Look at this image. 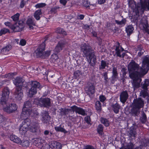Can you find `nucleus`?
Returning <instances> with one entry per match:
<instances>
[{
  "label": "nucleus",
  "mask_w": 149,
  "mask_h": 149,
  "mask_svg": "<svg viewBox=\"0 0 149 149\" xmlns=\"http://www.w3.org/2000/svg\"><path fill=\"white\" fill-rule=\"evenodd\" d=\"M127 69L130 78L145 75L149 70V58L146 56L143 58L141 67L132 60L128 65Z\"/></svg>",
  "instance_id": "f257e3e1"
},
{
  "label": "nucleus",
  "mask_w": 149,
  "mask_h": 149,
  "mask_svg": "<svg viewBox=\"0 0 149 149\" xmlns=\"http://www.w3.org/2000/svg\"><path fill=\"white\" fill-rule=\"evenodd\" d=\"M81 52L83 56L86 57L90 65L94 67L97 63L96 56L94 50L88 44L86 43L82 44L80 46Z\"/></svg>",
  "instance_id": "f03ea898"
},
{
  "label": "nucleus",
  "mask_w": 149,
  "mask_h": 149,
  "mask_svg": "<svg viewBox=\"0 0 149 149\" xmlns=\"http://www.w3.org/2000/svg\"><path fill=\"white\" fill-rule=\"evenodd\" d=\"M4 24L15 32L22 31L24 27V23L23 21H19L13 24L10 22H5Z\"/></svg>",
  "instance_id": "7ed1b4c3"
},
{
  "label": "nucleus",
  "mask_w": 149,
  "mask_h": 149,
  "mask_svg": "<svg viewBox=\"0 0 149 149\" xmlns=\"http://www.w3.org/2000/svg\"><path fill=\"white\" fill-rule=\"evenodd\" d=\"M31 88L29 89L28 92V96L32 97L37 92L38 89L40 90L42 88L40 83L36 81H32L30 83Z\"/></svg>",
  "instance_id": "20e7f679"
},
{
  "label": "nucleus",
  "mask_w": 149,
  "mask_h": 149,
  "mask_svg": "<svg viewBox=\"0 0 149 149\" xmlns=\"http://www.w3.org/2000/svg\"><path fill=\"white\" fill-rule=\"evenodd\" d=\"M45 45L44 42L42 43L37 49L36 56L38 57L45 58L48 57L50 54V51H47L43 52L45 49Z\"/></svg>",
  "instance_id": "39448f33"
},
{
  "label": "nucleus",
  "mask_w": 149,
  "mask_h": 149,
  "mask_svg": "<svg viewBox=\"0 0 149 149\" xmlns=\"http://www.w3.org/2000/svg\"><path fill=\"white\" fill-rule=\"evenodd\" d=\"M34 103L41 107L49 108L51 105V100L49 98H41L34 101Z\"/></svg>",
  "instance_id": "423d86ee"
},
{
  "label": "nucleus",
  "mask_w": 149,
  "mask_h": 149,
  "mask_svg": "<svg viewBox=\"0 0 149 149\" xmlns=\"http://www.w3.org/2000/svg\"><path fill=\"white\" fill-rule=\"evenodd\" d=\"M2 96L0 99V104L4 105L7 104L9 98L10 90L7 87H5L2 91Z\"/></svg>",
  "instance_id": "0eeeda50"
},
{
  "label": "nucleus",
  "mask_w": 149,
  "mask_h": 149,
  "mask_svg": "<svg viewBox=\"0 0 149 149\" xmlns=\"http://www.w3.org/2000/svg\"><path fill=\"white\" fill-rule=\"evenodd\" d=\"M138 7L140 10V13H144L146 9L149 11V0H142L138 4Z\"/></svg>",
  "instance_id": "6e6552de"
},
{
  "label": "nucleus",
  "mask_w": 149,
  "mask_h": 149,
  "mask_svg": "<svg viewBox=\"0 0 149 149\" xmlns=\"http://www.w3.org/2000/svg\"><path fill=\"white\" fill-rule=\"evenodd\" d=\"M144 76H134L133 78H130L132 80V87L135 90V89L139 88L140 87V83L142 81L141 78Z\"/></svg>",
  "instance_id": "1a4fd4ad"
},
{
  "label": "nucleus",
  "mask_w": 149,
  "mask_h": 149,
  "mask_svg": "<svg viewBox=\"0 0 149 149\" xmlns=\"http://www.w3.org/2000/svg\"><path fill=\"white\" fill-rule=\"evenodd\" d=\"M41 120L43 123L47 125L49 124L51 117L47 111H43L41 113Z\"/></svg>",
  "instance_id": "9d476101"
},
{
  "label": "nucleus",
  "mask_w": 149,
  "mask_h": 149,
  "mask_svg": "<svg viewBox=\"0 0 149 149\" xmlns=\"http://www.w3.org/2000/svg\"><path fill=\"white\" fill-rule=\"evenodd\" d=\"M132 106H134L140 109L144 106V100L141 97L134 99L132 103Z\"/></svg>",
  "instance_id": "9b49d317"
},
{
  "label": "nucleus",
  "mask_w": 149,
  "mask_h": 149,
  "mask_svg": "<svg viewBox=\"0 0 149 149\" xmlns=\"http://www.w3.org/2000/svg\"><path fill=\"white\" fill-rule=\"evenodd\" d=\"M71 108V111L75 112L76 113L79 114L84 116L86 115V110L83 109L82 108L78 107L76 105H73L70 107Z\"/></svg>",
  "instance_id": "f8f14e48"
},
{
  "label": "nucleus",
  "mask_w": 149,
  "mask_h": 149,
  "mask_svg": "<svg viewBox=\"0 0 149 149\" xmlns=\"http://www.w3.org/2000/svg\"><path fill=\"white\" fill-rule=\"evenodd\" d=\"M141 23L143 26V31L145 33L149 35V26L148 24L147 17H143L141 21Z\"/></svg>",
  "instance_id": "ddd939ff"
},
{
  "label": "nucleus",
  "mask_w": 149,
  "mask_h": 149,
  "mask_svg": "<svg viewBox=\"0 0 149 149\" xmlns=\"http://www.w3.org/2000/svg\"><path fill=\"white\" fill-rule=\"evenodd\" d=\"M142 0H140L139 2L137 3V4H136V2H134V4H132L131 5V6H129L132 9H133V13L134 15L139 16L144 13H140L139 12L140 10L138 7V4L141 3Z\"/></svg>",
  "instance_id": "4468645a"
},
{
  "label": "nucleus",
  "mask_w": 149,
  "mask_h": 149,
  "mask_svg": "<svg viewBox=\"0 0 149 149\" xmlns=\"http://www.w3.org/2000/svg\"><path fill=\"white\" fill-rule=\"evenodd\" d=\"M6 106L4 109V111L8 113H11L17 109V106L16 104L14 103L10 104L8 105L6 104Z\"/></svg>",
  "instance_id": "2eb2a0df"
},
{
  "label": "nucleus",
  "mask_w": 149,
  "mask_h": 149,
  "mask_svg": "<svg viewBox=\"0 0 149 149\" xmlns=\"http://www.w3.org/2000/svg\"><path fill=\"white\" fill-rule=\"evenodd\" d=\"M114 47H115V54L117 56L121 58V53L124 50V49L120 45L119 43L118 42H116Z\"/></svg>",
  "instance_id": "dca6fc26"
},
{
  "label": "nucleus",
  "mask_w": 149,
  "mask_h": 149,
  "mask_svg": "<svg viewBox=\"0 0 149 149\" xmlns=\"http://www.w3.org/2000/svg\"><path fill=\"white\" fill-rule=\"evenodd\" d=\"M15 97L17 100H21L23 95L22 88L16 87L14 92Z\"/></svg>",
  "instance_id": "f3484780"
},
{
  "label": "nucleus",
  "mask_w": 149,
  "mask_h": 149,
  "mask_svg": "<svg viewBox=\"0 0 149 149\" xmlns=\"http://www.w3.org/2000/svg\"><path fill=\"white\" fill-rule=\"evenodd\" d=\"M31 111V109H30L23 108L20 115V118L22 119H28V118L30 115Z\"/></svg>",
  "instance_id": "a211bd4d"
},
{
  "label": "nucleus",
  "mask_w": 149,
  "mask_h": 149,
  "mask_svg": "<svg viewBox=\"0 0 149 149\" xmlns=\"http://www.w3.org/2000/svg\"><path fill=\"white\" fill-rule=\"evenodd\" d=\"M13 83L16 87L22 88V84L24 81V80L21 77H17L15 78L13 80Z\"/></svg>",
  "instance_id": "6ab92c4d"
},
{
  "label": "nucleus",
  "mask_w": 149,
  "mask_h": 149,
  "mask_svg": "<svg viewBox=\"0 0 149 149\" xmlns=\"http://www.w3.org/2000/svg\"><path fill=\"white\" fill-rule=\"evenodd\" d=\"M138 126L136 123L133 124L130 127V130L128 132L129 137H135L137 134L136 130Z\"/></svg>",
  "instance_id": "aec40b11"
},
{
  "label": "nucleus",
  "mask_w": 149,
  "mask_h": 149,
  "mask_svg": "<svg viewBox=\"0 0 149 149\" xmlns=\"http://www.w3.org/2000/svg\"><path fill=\"white\" fill-rule=\"evenodd\" d=\"M129 97L128 93L127 91H123L120 94V100L123 103H125Z\"/></svg>",
  "instance_id": "412c9836"
},
{
  "label": "nucleus",
  "mask_w": 149,
  "mask_h": 149,
  "mask_svg": "<svg viewBox=\"0 0 149 149\" xmlns=\"http://www.w3.org/2000/svg\"><path fill=\"white\" fill-rule=\"evenodd\" d=\"M66 42L65 41L62 40L59 41L55 49V51L57 53L60 52L63 48L64 47Z\"/></svg>",
  "instance_id": "4be33fe9"
},
{
  "label": "nucleus",
  "mask_w": 149,
  "mask_h": 149,
  "mask_svg": "<svg viewBox=\"0 0 149 149\" xmlns=\"http://www.w3.org/2000/svg\"><path fill=\"white\" fill-rule=\"evenodd\" d=\"M95 87L93 85L89 86L87 88H86L85 92L86 94L89 96L95 93Z\"/></svg>",
  "instance_id": "5701e85b"
},
{
  "label": "nucleus",
  "mask_w": 149,
  "mask_h": 149,
  "mask_svg": "<svg viewBox=\"0 0 149 149\" xmlns=\"http://www.w3.org/2000/svg\"><path fill=\"white\" fill-rule=\"evenodd\" d=\"M50 145V147L53 149H61L62 148L61 144L56 141H52Z\"/></svg>",
  "instance_id": "b1692460"
},
{
  "label": "nucleus",
  "mask_w": 149,
  "mask_h": 149,
  "mask_svg": "<svg viewBox=\"0 0 149 149\" xmlns=\"http://www.w3.org/2000/svg\"><path fill=\"white\" fill-rule=\"evenodd\" d=\"M140 109L132 106V108L131 109V113L132 116H138L140 112Z\"/></svg>",
  "instance_id": "393cba45"
},
{
  "label": "nucleus",
  "mask_w": 149,
  "mask_h": 149,
  "mask_svg": "<svg viewBox=\"0 0 149 149\" xmlns=\"http://www.w3.org/2000/svg\"><path fill=\"white\" fill-rule=\"evenodd\" d=\"M26 24L29 26L30 30H33L34 27L33 26L36 25V23L33 19L29 18L26 21Z\"/></svg>",
  "instance_id": "a878e982"
},
{
  "label": "nucleus",
  "mask_w": 149,
  "mask_h": 149,
  "mask_svg": "<svg viewBox=\"0 0 149 149\" xmlns=\"http://www.w3.org/2000/svg\"><path fill=\"white\" fill-rule=\"evenodd\" d=\"M112 75L111 78L112 81L116 80L118 78L117 70L116 67H113L112 70Z\"/></svg>",
  "instance_id": "bb28decb"
},
{
  "label": "nucleus",
  "mask_w": 149,
  "mask_h": 149,
  "mask_svg": "<svg viewBox=\"0 0 149 149\" xmlns=\"http://www.w3.org/2000/svg\"><path fill=\"white\" fill-rule=\"evenodd\" d=\"M134 28L132 25H129L125 27V31L127 33V35L128 36L133 33Z\"/></svg>",
  "instance_id": "cd10ccee"
},
{
  "label": "nucleus",
  "mask_w": 149,
  "mask_h": 149,
  "mask_svg": "<svg viewBox=\"0 0 149 149\" xmlns=\"http://www.w3.org/2000/svg\"><path fill=\"white\" fill-rule=\"evenodd\" d=\"M44 141L41 138H35L34 140V143L36 146L39 148L42 147V144Z\"/></svg>",
  "instance_id": "c85d7f7f"
},
{
  "label": "nucleus",
  "mask_w": 149,
  "mask_h": 149,
  "mask_svg": "<svg viewBox=\"0 0 149 149\" xmlns=\"http://www.w3.org/2000/svg\"><path fill=\"white\" fill-rule=\"evenodd\" d=\"M59 115L61 116H66L69 111H71V108L70 109L66 108H61L59 109Z\"/></svg>",
  "instance_id": "c756f323"
},
{
  "label": "nucleus",
  "mask_w": 149,
  "mask_h": 149,
  "mask_svg": "<svg viewBox=\"0 0 149 149\" xmlns=\"http://www.w3.org/2000/svg\"><path fill=\"white\" fill-rule=\"evenodd\" d=\"M12 48L11 45H8L3 47L1 50V52L4 54H6L12 49Z\"/></svg>",
  "instance_id": "7c9ffc66"
},
{
  "label": "nucleus",
  "mask_w": 149,
  "mask_h": 149,
  "mask_svg": "<svg viewBox=\"0 0 149 149\" xmlns=\"http://www.w3.org/2000/svg\"><path fill=\"white\" fill-rule=\"evenodd\" d=\"M111 107L115 113H118L120 107V106L119 104L116 103L115 104L112 105Z\"/></svg>",
  "instance_id": "2f4dec72"
},
{
  "label": "nucleus",
  "mask_w": 149,
  "mask_h": 149,
  "mask_svg": "<svg viewBox=\"0 0 149 149\" xmlns=\"http://www.w3.org/2000/svg\"><path fill=\"white\" fill-rule=\"evenodd\" d=\"M24 120L20 125L25 128H29V127L30 125L31 122L29 119H24Z\"/></svg>",
  "instance_id": "473e14b6"
},
{
  "label": "nucleus",
  "mask_w": 149,
  "mask_h": 149,
  "mask_svg": "<svg viewBox=\"0 0 149 149\" xmlns=\"http://www.w3.org/2000/svg\"><path fill=\"white\" fill-rule=\"evenodd\" d=\"M10 139L14 142L18 144H19L21 141L20 139L15 135H11L10 136Z\"/></svg>",
  "instance_id": "72a5a7b5"
},
{
  "label": "nucleus",
  "mask_w": 149,
  "mask_h": 149,
  "mask_svg": "<svg viewBox=\"0 0 149 149\" xmlns=\"http://www.w3.org/2000/svg\"><path fill=\"white\" fill-rule=\"evenodd\" d=\"M54 129L57 132H61L65 134H66L68 133V131L64 129L63 126L62 127L61 125H60L58 126L55 127Z\"/></svg>",
  "instance_id": "f704fd0d"
},
{
  "label": "nucleus",
  "mask_w": 149,
  "mask_h": 149,
  "mask_svg": "<svg viewBox=\"0 0 149 149\" xmlns=\"http://www.w3.org/2000/svg\"><path fill=\"white\" fill-rule=\"evenodd\" d=\"M140 120L143 124L145 123L147 120L146 116L143 111L141 112V116L140 117Z\"/></svg>",
  "instance_id": "c9c22d12"
},
{
  "label": "nucleus",
  "mask_w": 149,
  "mask_h": 149,
  "mask_svg": "<svg viewBox=\"0 0 149 149\" xmlns=\"http://www.w3.org/2000/svg\"><path fill=\"white\" fill-rule=\"evenodd\" d=\"M41 10L39 9L36 10L34 14V17L37 20L40 19V15L42 14Z\"/></svg>",
  "instance_id": "e433bc0d"
},
{
  "label": "nucleus",
  "mask_w": 149,
  "mask_h": 149,
  "mask_svg": "<svg viewBox=\"0 0 149 149\" xmlns=\"http://www.w3.org/2000/svg\"><path fill=\"white\" fill-rule=\"evenodd\" d=\"M115 22L118 25H120L121 27H122L125 25L127 22V20L125 18H124L120 21L117 20H115Z\"/></svg>",
  "instance_id": "4c0bfd02"
},
{
  "label": "nucleus",
  "mask_w": 149,
  "mask_h": 149,
  "mask_svg": "<svg viewBox=\"0 0 149 149\" xmlns=\"http://www.w3.org/2000/svg\"><path fill=\"white\" fill-rule=\"evenodd\" d=\"M148 90L143 89L142 90L140 93V95L142 96L143 98H145L146 97H147L146 100L147 101H149V96L147 92Z\"/></svg>",
  "instance_id": "58836bf2"
},
{
  "label": "nucleus",
  "mask_w": 149,
  "mask_h": 149,
  "mask_svg": "<svg viewBox=\"0 0 149 149\" xmlns=\"http://www.w3.org/2000/svg\"><path fill=\"white\" fill-rule=\"evenodd\" d=\"M108 63L107 62L104 60H102L101 61L100 64L99 65V69L100 70L103 69L105 68L106 66H108Z\"/></svg>",
  "instance_id": "ea45409f"
},
{
  "label": "nucleus",
  "mask_w": 149,
  "mask_h": 149,
  "mask_svg": "<svg viewBox=\"0 0 149 149\" xmlns=\"http://www.w3.org/2000/svg\"><path fill=\"white\" fill-rule=\"evenodd\" d=\"M95 108L98 113H100L102 110L101 104L98 101L96 102L95 104Z\"/></svg>",
  "instance_id": "a19ab883"
},
{
  "label": "nucleus",
  "mask_w": 149,
  "mask_h": 149,
  "mask_svg": "<svg viewBox=\"0 0 149 149\" xmlns=\"http://www.w3.org/2000/svg\"><path fill=\"white\" fill-rule=\"evenodd\" d=\"M100 121L101 123L103 124L106 127H108L109 125V120L106 118H100Z\"/></svg>",
  "instance_id": "79ce46f5"
},
{
  "label": "nucleus",
  "mask_w": 149,
  "mask_h": 149,
  "mask_svg": "<svg viewBox=\"0 0 149 149\" xmlns=\"http://www.w3.org/2000/svg\"><path fill=\"white\" fill-rule=\"evenodd\" d=\"M103 126L101 124H99L97 127V133L100 135H102L103 134Z\"/></svg>",
  "instance_id": "37998d69"
},
{
  "label": "nucleus",
  "mask_w": 149,
  "mask_h": 149,
  "mask_svg": "<svg viewBox=\"0 0 149 149\" xmlns=\"http://www.w3.org/2000/svg\"><path fill=\"white\" fill-rule=\"evenodd\" d=\"M134 145L131 142L128 143L127 145L125 147H122L120 149H133Z\"/></svg>",
  "instance_id": "c03bdc74"
},
{
  "label": "nucleus",
  "mask_w": 149,
  "mask_h": 149,
  "mask_svg": "<svg viewBox=\"0 0 149 149\" xmlns=\"http://www.w3.org/2000/svg\"><path fill=\"white\" fill-rule=\"evenodd\" d=\"M19 127V132L22 135L24 134L29 130V128H25L21 125H20Z\"/></svg>",
  "instance_id": "a18cd8bd"
},
{
  "label": "nucleus",
  "mask_w": 149,
  "mask_h": 149,
  "mask_svg": "<svg viewBox=\"0 0 149 149\" xmlns=\"http://www.w3.org/2000/svg\"><path fill=\"white\" fill-rule=\"evenodd\" d=\"M149 86V79H145L144 83L142 85V88L143 89L148 90V86Z\"/></svg>",
  "instance_id": "49530a36"
},
{
  "label": "nucleus",
  "mask_w": 149,
  "mask_h": 149,
  "mask_svg": "<svg viewBox=\"0 0 149 149\" xmlns=\"http://www.w3.org/2000/svg\"><path fill=\"white\" fill-rule=\"evenodd\" d=\"M19 144L22 145L23 147H27L29 146V142L27 140H23L22 141L21 140Z\"/></svg>",
  "instance_id": "de8ad7c7"
},
{
  "label": "nucleus",
  "mask_w": 149,
  "mask_h": 149,
  "mask_svg": "<svg viewBox=\"0 0 149 149\" xmlns=\"http://www.w3.org/2000/svg\"><path fill=\"white\" fill-rule=\"evenodd\" d=\"M19 17V13H17L16 14L14 15L11 17V18L13 19V20L15 22V23H18L19 21L18 20ZM20 21H19V22Z\"/></svg>",
  "instance_id": "09e8293b"
},
{
  "label": "nucleus",
  "mask_w": 149,
  "mask_h": 149,
  "mask_svg": "<svg viewBox=\"0 0 149 149\" xmlns=\"http://www.w3.org/2000/svg\"><path fill=\"white\" fill-rule=\"evenodd\" d=\"M56 32L59 34H62L63 35H66L67 33L62 28L58 27L57 28L56 30Z\"/></svg>",
  "instance_id": "8fccbe9b"
},
{
  "label": "nucleus",
  "mask_w": 149,
  "mask_h": 149,
  "mask_svg": "<svg viewBox=\"0 0 149 149\" xmlns=\"http://www.w3.org/2000/svg\"><path fill=\"white\" fill-rule=\"evenodd\" d=\"M31 107V103L30 100L26 101L24 102L23 108H25L27 109H30Z\"/></svg>",
  "instance_id": "3c124183"
},
{
  "label": "nucleus",
  "mask_w": 149,
  "mask_h": 149,
  "mask_svg": "<svg viewBox=\"0 0 149 149\" xmlns=\"http://www.w3.org/2000/svg\"><path fill=\"white\" fill-rule=\"evenodd\" d=\"M74 77L77 79L79 77L80 75H82V73L80 71L77 70L74 72Z\"/></svg>",
  "instance_id": "603ef678"
},
{
  "label": "nucleus",
  "mask_w": 149,
  "mask_h": 149,
  "mask_svg": "<svg viewBox=\"0 0 149 149\" xmlns=\"http://www.w3.org/2000/svg\"><path fill=\"white\" fill-rule=\"evenodd\" d=\"M42 147L40 148L41 149H48L50 147V145L44 142L42 144Z\"/></svg>",
  "instance_id": "864d4df0"
},
{
  "label": "nucleus",
  "mask_w": 149,
  "mask_h": 149,
  "mask_svg": "<svg viewBox=\"0 0 149 149\" xmlns=\"http://www.w3.org/2000/svg\"><path fill=\"white\" fill-rule=\"evenodd\" d=\"M9 30L5 28H3L0 31V36H2L3 34H5L9 32Z\"/></svg>",
  "instance_id": "5fc2aeb1"
},
{
  "label": "nucleus",
  "mask_w": 149,
  "mask_h": 149,
  "mask_svg": "<svg viewBox=\"0 0 149 149\" xmlns=\"http://www.w3.org/2000/svg\"><path fill=\"white\" fill-rule=\"evenodd\" d=\"M103 76L104 80V83L106 84H107L108 82V77L107 73L105 72L103 73Z\"/></svg>",
  "instance_id": "6e6d98bb"
},
{
  "label": "nucleus",
  "mask_w": 149,
  "mask_h": 149,
  "mask_svg": "<svg viewBox=\"0 0 149 149\" xmlns=\"http://www.w3.org/2000/svg\"><path fill=\"white\" fill-rule=\"evenodd\" d=\"M83 4L84 6L86 8L89 7L90 5V2L88 1V0H84Z\"/></svg>",
  "instance_id": "4d7b16f0"
},
{
  "label": "nucleus",
  "mask_w": 149,
  "mask_h": 149,
  "mask_svg": "<svg viewBox=\"0 0 149 149\" xmlns=\"http://www.w3.org/2000/svg\"><path fill=\"white\" fill-rule=\"evenodd\" d=\"M84 120L88 124L91 125V120L89 116H86L85 117Z\"/></svg>",
  "instance_id": "13d9d810"
},
{
  "label": "nucleus",
  "mask_w": 149,
  "mask_h": 149,
  "mask_svg": "<svg viewBox=\"0 0 149 149\" xmlns=\"http://www.w3.org/2000/svg\"><path fill=\"white\" fill-rule=\"evenodd\" d=\"M121 71L123 73V77H125V76L127 73V69L126 68H122Z\"/></svg>",
  "instance_id": "bf43d9fd"
},
{
  "label": "nucleus",
  "mask_w": 149,
  "mask_h": 149,
  "mask_svg": "<svg viewBox=\"0 0 149 149\" xmlns=\"http://www.w3.org/2000/svg\"><path fill=\"white\" fill-rule=\"evenodd\" d=\"M46 5V4L45 3H41L37 4L35 6L37 8H39L44 7Z\"/></svg>",
  "instance_id": "052dcab7"
},
{
  "label": "nucleus",
  "mask_w": 149,
  "mask_h": 149,
  "mask_svg": "<svg viewBox=\"0 0 149 149\" xmlns=\"http://www.w3.org/2000/svg\"><path fill=\"white\" fill-rule=\"evenodd\" d=\"M59 6H55L52 8L50 10V11L52 13H55L57 12V10L59 9Z\"/></svg>",
  "instance_id": "680f3d73"
},
{
  "label": "nucleus",
  "mask_w": 149,
  "mask_h": 149,
  "mask_svg": "<svg viewBox=\"0 0 149 149\" xmlns=\"http://www.w3.org/2000/svg\"><path fill=\"white\" fill-rule=\"evenodd\" d=\"M37 130V127L36 126H31L29 128L30 131L33 132H36Z\"/></svg>",
  "instance_id": "e2e57ef3"
},
{
  "label": "nucleus",
  "mask_w": 149,
  "mask_h": 149,
  "mask_svg": "<svg viewBox=\"0 0 149 149\" xmlns=\"http://www.w3.org/2000/svg\"><path fill=\"white\" fill-rule=\"evenodd\" d=\"M83 149H96V148L93 146L88 145L85 146Z\"/></svg>",
  "instance_id": "0e129e2a"
},
{
  "label": "nucleus",
  "mask_w": 149,
  "mask_h": 149,
  "mask_svg": "<svg viewBox=\"0 0 149 149\" xmlns=\"http://www.w3.org/2000/svg\"><path fill=\"white\" fill-rule=\"evenodd\" d=\"M26 2L24 0H21L20 4V7L21 8H23L26 4Z\"/></svg>",
  "instance_id": "69168bd1"
},
{
  "label": "nucleus",
  "mask_w": 149,
  "mask_h": 149,
  "mask_svg": "<svg viewBox=\"0 0 149 149\" xmlns=\"http://www.w3.org/2000/svg\"><path fill=\"white\" fill-rule=\"evenodd\" d=\"M106 99V98L104 96L102 95H100L99 97V100L100 101L103 102H104Z\"/></svg>",
  "instance_id": "338daca9"
},
{
  "label": "nucleus",
  "mask_w": 149,
  "mask_h": 149,
  "mask_svg": "<svg viewBox=\"0 0 149 149\" xmlns=\"http://www.w3.org/2000/svg\"><path fill=\"white\" fill-rule=\"evenodd\" d=\"M5 77L8 78L10 79L13 77V74L12 73H9L5 75Z\"/></svg>",
  "instance_id": "774afa93"
}]
</instances>
